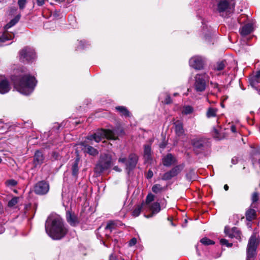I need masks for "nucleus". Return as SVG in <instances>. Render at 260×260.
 <instances>
[{
  "instance_id": "e2e57ef3",
  "label": "nucleus",
  "mask_w": 260,
  "mask_h": 260,
  "mask_svg": "<svg viewBox=\"0 0 260 260\" xmlns=\"http://www.w3.org/2000/svg\"><path fill=\"white\" fill-rule=\"evenodd\" d=\"M178 94V93H174V96H177Z\"/></svg>"
},
{
  "instance_id": "ddd939ff",
  "label": "nucleus",
  "mask_w": 260,
  "mask_h": 260,
  "mask_svg": "<svg viewBox=\"0 0 260 260\" xmlns=\"http://www.w3.org/2000/svg\"><path fill=\"white\" fill-rule=\"evenodd\" d=\"M204 64V59L201 56H196L189 60V64L196 70H201L203 68Z\"/></svg>"
},
{
  "instance_id": "cd10ccee",
  "label": "nucleus",
  "mask_w": 260,
  "mask_h": 260,
  "mask_svg": "<svg viewBox=\"0 0 260 260\" xmlns=\"http://www.w3.org/2000/svg\"><path fill=\"white\" fill-rule=\"evenodd\" d=\"M20 18V15H17L14 19H12L8 24L5 26V29L7 30L15 25L19 20Z\"/></svg>"
},
{
  "instance_id": "5701e85b",
  "label": "nucleus",
  "mask_w": 260,
  "mask_h": 260,
  "mask_svg": "<svg viewBox=\"0 0 260 260\" xmlns=\"http://www.w3.org/2000/svg\"><path fill=\"white\" fill-rule=\"evenodd\" d=\"M253 30V25L251 23H248L244 25L240 29V34L242 36H246L249 34Z\"/></svg>"
},
{
  "instance_id": "58836bf2",
  "label": "nucleus",
  "mask_w": 260,
  "mask_h": 260,
  "mask_svg": "<svg viewBox=\"0 0 260 260\" xmlns=\"http://www.w3.org/2000/svg\"><path fill=\"white\" fill-rule=\"evenodd\" d=\"M259 199L258 193L257 192H254L252 193L251 196V200L252 202V204L256 202Z\"/></svg>"
},
{
  "instance_id": "9b49d317",
  "label": "nucleus",
  "mask_w": 260,
  "mask_h": 260,
  "mask_svg": "<svg viewBox=\"0 0 260 260\" xmlns=\"http://www.w3.org/2000/svg\"><path fill=\"white\" fill-rule=\"evenodd\" d=\"M206 144V140L203 138H195L191 140V144L197 153L204 149Z\"/></svg>"
},
{
  "instance_id": "a878e982",
  "label": "nucleus",
  "mask_w": 260,
  "mask_h": 260,
  "mask_svg": "<svg viewBox=\"0 0 260 260\" xmlns=\"http://www.w3.org/2000/svg\"><path fill=\"white\" fill-rule=\"evenodd\" d=\"M246 218L248 221H251L256 218V212L253 209L249 208L246 212Z\"/></svg>"
},
{
  "instance_id": "e433bc0d",
  "label": "nucleus",
  "mask_w": 260,
  "mask_h": 260,
  "mask_svg": "<svg viewBox=\"0 0 260 260\" xmlns=\"http://www.w3.org/2000/svg\"><path fill=\"white\" fill-rule=\"evenodd\" d=\"M19 198L14 197L8 202V206L9 207H13L15 206L18 202Z\"/></svg>"
},
{
  "instance_id": "4c0bfd02",
  "label": "nucleus",
  "mask_w": 260,
  "mask_h": 260,
  "mask_svg": "<svg viewBox=\"0 0 260 260\" xmlns=\"http://www.w3.org/2000/svg\"><path fill=\"white\" fill-rule=\"evenodd\" d=\"M18 182L14 179H9L6 181L5 184L8 187H13L15 186L17 184Z\"/></svg>"
},
{
  "instance_id": "bb28decb",
  "label": "nucleus",
  "mask_w": 260,
  "mask_h": 260,
  "mask_svg": "<svg viewBox=\"0 0 260 260\" xmlns=\"http://www.w3.org/2000/svg\"><path fill=\"white\" fill-rule=\"evenodd\" d=\"M116 109L120 113L121 115L125 117H130L131 114L127 108L124 106H118L116 107Z\"/></svg>"
},
{
  "instance_id": "423d86ee",
  "label": "nucleus",
  "mask_w": 260,
  "mask_h": 260,
  "mask_svg": "<svg viewBox=\"0 0 260 260\" xmlns=\"http://www.w3.org/2000/svg\"><path fill=\"white\" fill-rule=\"evenodd\" d=\"M112 164L111 156L107 154L101 155L100 160L95 166V171L101 173L110 168Z\"/></svg>"
},
{
  "instance_id": "f3484780",
  "label": "nucleus",
  "mask_w": 260,
  "mask_h": 260,
  "mask_svg": "<svg viewBox=\"0 0 260 260\" xmlns=\"http://www.w3.org/2000/svg\"><path fill=\"white\" fill-rule=\"evenodd\" d=\"M180 171L181 169L180 167L176 166L170 171L165 173L162 177V179L164 180H170L173 177L177 176Z\"/></svg>"
},
{
  "instance_id": "2eb2a0df",
  "label": "nucleus",
  "mask_w": 260,
  "mask_h": 260,
  "mask_svg": "<svg viewBox=\"0 0 260 260\" xmlns=\"http://www.w3.org/2000/svg\"><path fill=\"white\" fill-rule=\"evenodd\" d=\"M11 89L10 85L8 80L2 76H0V93L5 94Z\"/></svg>"
},
{
  "instance_id": "864d4df0",
  "label": "nucleus",
  "mask_w": 260,
  "mask_h": 260,
  "mask_svg": "<svg viewBox=\"0 0 260 260\" xmlns=\"http://www.w3.org/2000/svg\"><path fill=\"white\" fill-rule=\"evenodd\" d=\"M5 232V228L3 226L0 225V234L3 233Z\"/></svg>"
},
{
  "instance_id": "6e6552de",
  "label": "nucleus",
  "mask_w": 260,
  "mask_h": 260,
  "mask_svg": "<svg viewBox=\"0 0 260 260\" xmlns=\"http://www.w3.org/2000/svg\"><path fill=\"white\" fill-rule=\"evenodd\" d=\"M208 76L206 74H197L195 77L194 88L197 92L204 91L207 86Z\"/></svg>"
},
{
  "instance_id": "8fccbe9b",
  "label": "nucleus",
  "mask_w": 260,
  "mask_h": 260,
  "mask_svg": "<svg viewBox=\"0 0 260 260\" xmlns=\"http://www.w3.org/2000/svg\"><path fill=\"white\" fill-rule=\"evenodd\" d=\"M231 130L233 133H236V126L234 125H232L231 126Z\"/></svg>"
},
{
  "instance_id": "a211bd4d",
  "label": "nucleus",
  "mask_w": 260,
  "mask_h": 260,
  "mask_svg": "<svg viewBox=\"0 0 260 260\" xmlns=\"http://www.w3.org/2000/svg\"><path fill=\"white\" fill-rule=\"evenodd\" d=\"M121 224V223L118 221H110L108 222L105 228V230L107 231V233L105 234L106 236L109 237L110 234L113 230Z\"/></svg>"
},
{
  "instance_id": "c9c22d12",
  "label": "nucleus",
  "mask_w": 260,
  "mask_h": 260,
  "mask_svg": "<svg viewBox=\"0 0 260 260\" xmlns=\"http://www.w3.org/2000/svg\"><path fill=\"white\" fill-rule=\"evenodd\" d=\"M201 243L204 245H213L214 242L206 237L203 238L200 240Z\"/></svg>"
},
{
  "instance_id": "412c9836",
  "label": "nucleus",
  "mask_w": 260,
  "mask_h": 260,
  "mask_svg": "<svg viewBox=\"0 0 260 260\" xmlns=\"http://www.w3.org/2000/svg\"><path fill=\"white\" fill-rule=\"evenodd\" d=\"M14 38V34L13 32L7 31H5L0 37V43H6L10 41Z\"/></svg>"
},
{
  "instance_id": "c85d7f7f",
  "label": "nucleus",
  "mask_w": 260,
  "mask_h": 260,
  "mask_svg": "<svg viewBox=\"0 0 260 260\" xmlns=\"http://www.w3.org/2000/svg\"><path fill=\"white\" fill-rule=\"evenodd\" d=\"M154 198H155L154 195H153L151 193H150L148 194V195L147 196L146 199H145V201L143 202L142 203V204H143V205L144 206V207L145 208L148 205L152 203V202L154 201Z\"/></svg>"
},
{
  "instance_id": "09e8293b",
  "label": "nucleus",
  "mask_w": 260,
  "mask_h": 260,
  "mask_svg": "<svg viewBox=\"0 0 260 260\" xmlns=\"http://www.w3.org/2000/svg\"><path fill=\"white\" fill-rule=\"evenodd\" d=\"M109 260H117L116 256L113 254H111L109 256Z\"/></svg>"
},
{
  "instance_id": "4d7b16f0",
  "label": "nucleus",
  "mask_w": 260,
  "mask_h": 260,
  "mask_svg": "<svg viewBox=\"0 0 260 260\" xmlns=\"http://www.w3.org/2000/svg\"><path fill=\"white\" fill-rule=\"evenodd\" d=\"M224 189L225 190H228L229 189V186L227 184L224 185Z\"/></svg>"
},
{
  "instance_id": "0e129e2a",
  "label": "nucleus",
  "mask_w": 260,
  "mask_h": 260,
  "mask_svg": "<svg viewBox=\"0 0 260 260\" xmlns=\"http://www.w3.org/2000/svg\"><path fill=\"white\" fill-rule=\"evenodd\" d=\"M258 93L259 94H260V89H259V90H258Z\"/></svg>"
},
{
  "instance_id": "7ed1b4c3",
  "label": "nucleus",
  "mask_w": 260,
  "mask_h": 260,
  "mask_svg": "<svg viewBox=\"0 0 260 260\" xmlns=\"http://www.w3.org/2000/svg\"><path fill=\"white\" fill-rule=\"evenodd\" d=\"M123 133V131L122 129L110 130L101 129L97 131L94 134L88 136L87 140L89 141L94 140L96 142H99L104 138L116 140L119 136L122 135Z\"/></svg>"
},
{
  "instance_id": "680f3d73",
  "label": "nucleus",
  "mask_w": 260,
  "mask_h": 260,
  "mask_svg": "<svg viewBox=\"0 0 260 260\" xmlns=\"http://www.w3.org/2000/svg\"><path fill=\"white\" fill-rule=\"evenodd\" d=\"M199 245H197L196 246V249H197V251H198V247H199Z\"/></svg>"
},
{
  "instance_id": "c03bdc74",
  "label": "nucleus",
  "mask_w": 260,
  "mask_h": 260,
  "mask_svg": "<svg viewBox=\"0 0 260 260\" xmlns=\"http://www.w3.org/2000/svg\"><path fill=\"white\" fill-rule=\"evenodd\" d=\"M211 84L213 85V87L216 89L217 91H219L220 92V87H219V85L217 84V83H212Z\"/></svg>"
},
{
  "instance_id": "37998d69",
  "label": "nucleus",
  "mask_w": 260,
  "mask_h": 260,
  "mask_svg": "<svg viewBox=\"0 0 260 260\" xmlns=\"http://www.w3.org/2000/svg\"><path fill=\"white\" fill-rule=\"evenodd\" d=\"M164 103L166 104H169L172 103V100L169 95H167L165 101Z\"/></svg>"
},
{
  "instance_id": "393cba45",
  "label": "nucleus",
  "mask_w": 260,
  "mask_h": 260,
  "mask_svg": "<svg viewBox=\"0 0 260 260\" xmlns=\"http://www.w3.org/2000/svg\"><path fill=\"white\" fill-rule=\"evenodd\" d=\"M175 162V158L171 154H167L163 158V164L165 166H170Z\"/></svg>"
},
{
  "instance_id": "774afa93",
  "label": "nucleus",
  "mask_w": 260,
  "mask_h": 260,
  "mask_svg": "<svg viewBox=\"0 0 260 260\" xmlns=\"http://www.w3.org/2000/svg\"><path fill=\"white\" fill-rule=\"evenodd\" d=\"M253 84H254V83H251V85H252V86H253Z\"/></svg>"
},
{
  "instance_id": "de8ad7c7",
  "label": "nucleus",
  "mask_w": 260,
  "mask_h": 260,
  "mask_svg": "<svg viewBox=\"0 0 260 260\" xmlns=\"http://www.w3.org/2000/svg\"><path fill=\"white\" fill-rule=\"evenodd\" d=\"M153 174L152 171L151 170H149L147 174V178L149 179L151 178L153 176Z\"/></svg>"
},
{
  "instance_id": "bf43d9fd",
  "label": "nucleus",
  "mask_w": 260,
  "mask_h": 260,
  "mask_svg": "<svg viewBox=\"0 0 260 260\" xmlns=\"http://www.w3.org/2000/svg\"><path fill=\"white\" fill-rule=\"evenodd\" d=\"M102 243H103V244L106 246V247H108V245H107L106 244H105L104 242H103V241H102Z\"/></svg>"
},
{
  "instance_id": "a18cd8bd",
  "label": "nucleus",
  "mask_w": 260,
  "mask_h": 260,
  "mask_svg": "<svg viewBox=\"0 0 260 260\" xmlns=\"http://www.w3.org/2000/svg\"><path fill=\"white\" fill-rule=\"evenodd\" d=\"M37 5L39 6H43L46 0H36Z\"/></svg>"
},
{
  "instance_id": "0eeeda50",
  "label": "nucleus",
  "mask_w": 260,
  "mask_h": 260,
  "mask_svg": "<svg viewBox=\"0 0 260 260\" xmlns=\"http://www.w3.org/2000/svg\"><path fill=\"white\" fill-rule=\"evenodd\" d=\"M138 156L134 153L129 155L128 159L125 157H120L118 161L121 163H124L125 165V169L129 174V172L134 170L137 164L138 161Z\"/></svg>"
},
{
  "instance_id": "5fc2aeb1",
  "label": "nucleus",
  "mask_w": 260,
  "mask_h": 260,
  "mask_svg": "<svg viewBox=\"0 0 260 260\" xmlns=\"http://www.w3.org/2000/svg\"><path fill=\"white\" fill-rule=\"evenodd\" d=\"M232 162L233 164H236L237 162V159L236 158H233L232 159Z\"/></svg>"
},
{
  "instance_id": "f704fd0d",
  "label": "nucleus",
  "mask_w": 260,
  "mask_h": 260,
  "mask_svg": "<svg viewBox=\"0 0 260 260\" xmlns=\"http://www.w3.org/2000/svg\"><path fill=\"white\" fill-rule=\"evenodd\" d=\"M193 108L190 106H184L183 107L182 113L184 115H188L192 113L193 112Z\"/></svg>"
},
{
  "instance_id": "a19ab883",
  "label": "nucleus",
  "mask_w": 260,
  "mask_h": 260,
  "mask_svg": "<svg viewBox=\"0 0 260 260\" xmlns=\"http://www.w3.org/2000/svg\"><path fill=\"white\" fill-rule=\"evenodd\" d=\"M27 0H18V5L20 9H23L25 6Z\"/></svg>"
},
{
  "instance_id": "1a4fd4ad",
  "label": "nucleus",
  "mask_w": 260,
  "mask_h": 260,
  "mask_svg": "<svg viewBox=\"0 0 260 260\" xmlns=\"http://www.w3.org/2000/svg\"><path fill=\"white\" fill-rule=\"evenodd\" d=\"M20 59L22 62L33 61L36 57L34 49L30 47H25L19 52Z\"/></svg>"
},
{
  "instance_id": "13d9d810",
  "label": "nucleus",
  "mask_w": 260,
  "mask_h": 260,
  "mask_svg": "<svg viewBox=\"0 0 260 260\" xmlns=\"http://www.w3.org/2000/svg\"><path fill=\"white\" fill-rule=\"evenodd\" d=\"M166 203H162V206L164 208H165V207H166Z\"/></svg>"
},
{
  "instance_id": "3c124183",
  "label": "nucleus",
  "mask_w": 260,
  "mask_h": 260,
  "mask_svg": "<svg viewBox=\"0 0 260 260\" xmlns=\"http://www.w3.org/2000/svg\"><path fill=\"white\" fill-rule=\"evenodd\" d=\"M259 77H260V71L257 72L256 75H255V80H256V82H258L257 79Z\"/></svg>"
},
{
  "instance_id": "39448f33",
  "label": "nucleus",
  "mask_w": 260,
  "mask_h": 260,
  "mask_svg": "<svg viewBox=\"0 0 260 260\" xmlns=\"http://www.w3.org/2000/svg\"><path fill=\"white\" fill-rule=\"evenodd\" d=\"M259 240L256 234L253 233L250 237L246 248V260H254L256 256V249Z\"/></svg>"
},
{
  "instance_id": "dca6fc26",
  "label": "nucleus",
  "mask_w": 260,
  "mask_h": 260,
  "mask_svg": "<svg viewBox=\"0 0 260 260\" xmlns=\"http://www.w3.org/2000/svg\"><path fill=\"white\" fill-rule=\"evenodd\" d=\"M45 157L42 152L39 150L35 152L34 155L33 165L34 167H40L44 162Z\"/></svg>"
},
{
  "instance_id": "7c9ffc66",
  "label": "nucleus",
  "mask_w": 260,
  "mask_h": 260,
  "mask_svg": "<svg viewBox=\"0 0 260 260\" xmlns=\"http://www.w3.org/2000/svg\"><path fill=\"white\" fill-rule=\"evenodd\" d=\"M142 209L146 210V208H145L144 206L141 203V205H138L134 210L132 213L133 216L135 217L138 216Z\"/></svg>"
},
{
  "instance_id": "f03ea898",
  "label": "nucleus",
  "mask_w": 260,
  "mask_h": 260,
  "mask_svg": "<svg viewBox=\"0 0 260 260\" xmlns=\"http://www.w3.org/2000/svg\"><path fill=\"white\" fill-rule=\"evenodd\" d=\"M45 230L48 236L54 240L62 239L68 232L61 217L53 214L50 215L46 220Z\"/></svg>"
},
{
  "instance_id": "c756f323",
  "label": "nucleus",
  "mask_w": 260,
  "mask_h": 260,
  "mask_svg": "<svg viewBox=\"0 0 260 260\" xmlns=\"http://www.w3.org/2000/svg\"><path fill=\"white\" fill-rule=\"evenodd\" d=\"M166 188V186H162L159 184H156L152 186V190L155 193H158L164 191Z\"/></svg>"
},
{
  "instance_id": "6ab92c4d",
  "label": "nucleus",
  "mask_w": 260,
  "mask_h": 260,
  "mask_svg": "<svg viewBox=\"0 0 260 260\" xmlns=\"http://www.w3.org/2000/svg\"><path fill=\"white\" fill-rule=\"evenodd\" d=\"M82 149L85 153H87L90 155L95 156L98 154V151L93 147L87 144L86 143H82Z\"/></svg>"
},
{
  "instance_id": "4be33fe9",
  "label": "nucleus",
  "mask_w": 260,
  "mask_h": 260,
  "mask_svg": "<svg viewBox=\"0 0 260 260\" xmlns=\"http://www.w3.org/2000/svg\"><path fill=\"white\" fill-rule=\"evenodd\" d=\"M175 131L178 136H182L184 131L183 127V124L181 122L177 121L174 123Z\"/></svg>"
},
{
  "instance_id": "f257e3e1",
  "label": "nucleus",
  "mask_w": 260,
  "mask_h": 260,
  "mask_svg": "<svg viewBox=\"0 0 260 260\" xmlns=\"http://www.w3.org/2000/svg\"><path fill=\"white\" fill-rule=\"evenodd\" d=\"M14 88L20 93L29 95L34 91L37 83L36 78L27 73L24 68H20L15 70L11 77Z\"/></svg>"
},
{
  "instance_id": "052dcab7",
  "label": "nucleus",
  "mask_w": 260,
  "mask_h": 260,
  "mask_svg": "<svg viewBox=\"0 0 260 260\" xmlns=\"http://www.w3.org/2000/svg\"><path fill=\"white\" fill-rule=\"evenodd\" d=\"M160 147H161V148H164L165 147V145H164L162 144H161Z\"/></svg>"
},
{
  "instance_id": "338daca9",
  "label": "nucleus",
  "mask_w": 260,
  "mask_h": 260,
  "mask_svg": "<svg viewBox=\"0 0 260 260\" xmlns=\"http://www.w3.org/2000/svg\"><path fill=\"white\" fill-rule=\"evenodd\" d=\"M100 229H101V227H100V228H99L98 229V231H99V230H100Z\"/></svg>"
},
{
  "instance_id": "72a5a7b5",
  "label": "nucleus",
  "mask_w": 260,
  "mask_h": 260,
  "mask_svg": "<svg viewBox=\"0 0 260 260\" xmlns=\"http://www.w3.org/2000/svg\"><path fill=\"white\" fill-rule=\"evenodd\" d=\"M217 109L213 108H208L207 113L206 116L208 118H211L216 116Z\"/></svg>"
},
{
  "instance_id": "69168bd1",
  "label": "nucleus",
  "mask_w": 260,
  "mask_h": 260,
  "mask_svg": "<svg viewBox=\"0 0 260 260\" xmlns=\"http://www.w3.org/2000/svg\"><path fill=\"white\" fill-rule=\"evenodd\" d=\"M2 158L0 157V164L2 162Z\"/></svg>"
},
{
  "instance_id": "6e6d98bb",
  "label": "nucleus",
  "mask_w": 260,
  "mask_h": 260,
  "mask_svg": "<svg viewBox=\"0 0 260 260\" xmlns=\"http://www.w3.org/2000/svg\"><path fill=\"white\" fill-rule=\"evenodd\" d=\"M114 169L116 170V171L120 172L121 170L120 169L118 168V167H114Z\"/></svg>"
},
{
  "instance_id": "79ce46f5",
  "label": "nucleus",
  "mask_w": 260,
  "mask_h": 260,
  "mask_svg": "<svg viewBox=\"0 0 260 260\" xmlns=\"http://www.w3.org/2000/svg\"><path fill=\"white\" fill-rule=\"evenodd\" d=\"M137 240L136 238H132L128 243V245L129 246H134L137 243Z\"/></svg>"
},
{
  "instance_id": "2f4dec72",
  "label": "nucleus",
  "mask_w": 260,
  "mask_h": 260,
  "mask_svg": "<svg viewBox=\"0 0 260 260\" xmlns=\"http://www.w3.org/2000/svg\"><path fill=\"white\" fill-rule=\"evenodd\" d=\"M225 67V61L224 60L217 62L214 66L213 69L216 71H220L224 69Z\"/></svg>"
},
{
  "instance_id": "4468645a",
  "label": "nucleus",
  "mask_w": 260,
  "mask_h": 260,
  "mask_svg": "<svg viewBox=\"0 0 260 260\" xmlns=\"http://www.w3.org/2000/svg\"><path fill=\"white\" fill-rule=\"evenodd\" d=\"M145 208L146 210H149L151 211V213L150 214L145 215V216L147 218H150L152 217L154 215L156 214L159 212L161 210L160 204L157 202L150 204Z\"/></svg>"
},
{
  "instance_id": "aec40b11",
  "label": "nucleus",
  "mask_w": 260,
  "mask_h": 260,
  "mask_svg": "<svg viewBox=\"0 0 260 260\" xmlns=\"http://www.w3.org/2000/svg\"><path fill=\"white\" fill-rule=\"evenodd\" d=\"M66 218L67 221L73 226L76 225L78 221L76 215L74 213H72L70 211H67L66 213Z\"/></svg>"
},
{
  "instance_id": "b1692460",
  "label": "nucleus",
  "mask_w": 260,
  "mask_h": 260,
  "mask_svg": "<svg viewBox=\"0 0 260 260\" xmlns=\"http://www.w3.org/2000/svg\"><path fill=\"white\" fill-rule=\"evenodd\" d=\"M144 157L147 161L151 158V149L150 145L145 144L144 145Z\"/></svg>"
},
{
  "instance_id": "ea45409f",
  "label": "nucleus",
  "mask_w": 260,
  "mask_h": 260,
  "mask_svg": "<svg viewBox=\"0 0 260 260\" xmlns=\"http://www.w3.org/2000/svg\"><path fill=\"white\" fill-rule=\"evenodd\" d=\"M220 243L222 245H225L228 247H231L233 245L232 243H230L228 242V241L224 239H221L220 240Z\"/></svg>"
},
{
  "instance_id": "603ef678",
  "label": "nucleus",
  "mask_w": 260,
  "mask_h": 260,
  "mask_svg": "<svg viewBox=\"0 0 260 260\" xmlns=\"http://www.w3.org/2000/svg\"><path fill=\"white\" fill-rule=\"evenodd\" d=\"M52 156L54 158V159H57L58 158V154L56 152H53Z\"/></svg>"
},
{
  "instance_id": "49530a36",
  "label": "nucleus",
  "mask_w": 260,
  "mask_h": 260,
  "mask_svg": "<svg viewBox=\"0 0 260 260\" xmlns=\"http://www.w3.org/2000/svg\"><path fill=\"white\" fill-rule=\"evenodd\" d=\"M79 44H80V47L81 48H84L85 47L84 44H86V45H87V44L85 41H80L79 42Z\"/></svg>"
},
{
  "instance_id": "9d476101",
  "label": "nucleus",
  "mask_w": 260,
  "mask_h": 260,
  "mask_svg": "<svg viewBox=\"0 0 260 260\" xmlns=\"http://www.w3.org/2000/svg\"><path fill=\"white\" fill-rule=\"evenodd\" d=\"M49 190V183L45 181L38 182L34 187L35 192L39 195L46 194Z\"/></svg>"
},
{
  "instance_id": "20e7f679",
  "label": "nucleus",
  "mask_w": 260,
  "mask_h": 260,
  "mask_svg": "<svg viewBox=\"0 0 260 260\" xmlns=\"http://www.w3.org/2000/svg\"><path fill=\"white\" fill-rule=\"evenodd\" d=\"M212 2L216 3L213 5L214 10L221 16L226 17L234 12L235 6L229 0H212Z\"/></svg>"
},
{
  "instance_id": "f8f14e48",
  "label": "nucleus",
  "mask_w": 260,
  "mask_h": 260,
  "mask_svg": "<svg viewBox=\"0 0 260 260\" xmlns=\"http://www.w3.org/2000/svg\"><path fill=\"white\" fill-rule=\"evenodd\" d=\"M224 233L229 238L236 239L241 241L242 234L237 228L234 227L231 229L228 227H225Z\"/></svg>"
},
{
  "instance_id": "473e14b6",
  "label": "nucleus",
  "mask_w": 260,
  "mask_h": 260,
  "mask_svg": "<svg viewBox=\"0 0 260 260\" xmlns=\"http://www.w3.org/2000/svg\"><path fill=\"white\" fill-rule=\"evenodd\" d=\"M78 163H79V160L78 159H76L74 162H73L72 166V175L73 176H77L78 174Z\"/></svg>"
}]
</instances>
